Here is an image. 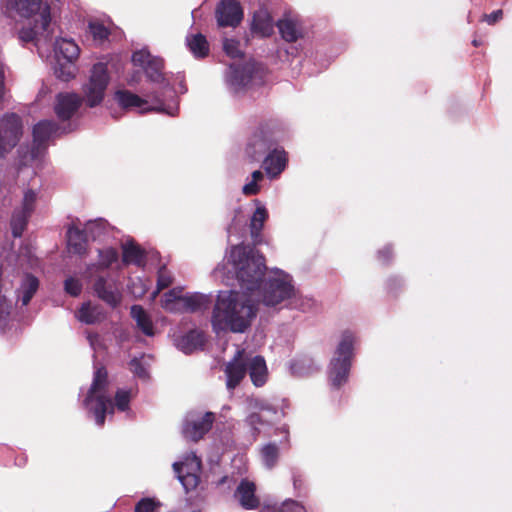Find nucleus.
Instances as JSON below:
<instances>
[{"mask_svg":"<svg viewBox=\"0 0 512 512\" xmlns=\"http://www.w3.org/2000/svg\"><path fill=\"white\" fill-rule=\"evenodd\" d=\"M223 50L231 58H242L244 53L240 50V42L236 39L226 38L223 42Z\"/></svg>","mask_w":512,"mask_h":512,"instance_id":"44","label":"nucleus"},{"mask_svg":"<svg viewBox=\"0 0 512 512\" xmlns=\"http://www.w3.org/2000/svg\"><path fill=\"white\" fill-rule=\"evenodd\" d=\"M145 257V250L133 241L122 246V262L125 265L134 264L142 267L145 264Z\"/></svg>","mask_w":512,"mask_h":512,"instance_id":"25","label":"nucleus"},{"mask_svg":"<svg viewBox=\"0 0 512 512\" xmlns=\"http://www.w3.org/2000/svg\"><path fill=\"white\" fill-rule=\"evenodd\" d=\"M105 228L103 220L89 221L85 229L70 227L67 231L68 249L71 253L83 255L87 252V232H90L93 238H96Z\"/></svg>","mask_w":512,"mask_h":512,"instance_id":"9","label":"nucleus"},{"mask_svg":"<svg viewBox=\"0 0 512 512\" xmlns=\"http://www.w3.org/2000/svg\"><path fill=\"white\" fill-rule=\"evenodd\" d=\"M131 316L136 321L138 328L146 335H154L153 323L141 305H133L131 307Z\"/></svg>","mask_w":512,"mask_h":512,"instance_id":"33","label":"nucleus"},{"mask_svg":"<svg viewBox=\"0 0 512 512\" xmlns=\"http://www.w3.org/2000/svg\"><path fill=\"white\" fill-rule=\"evenodd\" d=\"M235 483V480L233 478H230L229 476H223L221 477L217 482V487L224 486L225 484H228V488L232 487V484Z\"/></svg>","mask_w":512,"mask_h":512,"instance_id":"56","label":"nucleus"},{"mask_svg":"<svg viewBox=\"0 0 512 512\" xmlns=\"http://www.w3.org/2000/svg\"><path fill=\"white\" fill-rule=\"evenodd\" d=\"M110 81L107 64L98 62L93 65L88 84L84 88V97L89 107L99 105Z\"/></svg>","mask_w":512,"mask_h":512,"instance_id":"6","label":"nucleus"},{"mask_svg":"<svg viewBox=\"0 0 512 512\" xmlns=\"http://www.w3.org/2000/svg\"><path fill=\"white\" fill-rule=\"evenodd\" d=\"M160 503L152 498H143L135 506V512H157Z\"/></svg>","mask_w":512,"mask_h":512,"instance_id":"47","label":"nucleus"},{"mask_svg":"<svg viewBox=\"0 0 512 512\" xmlns=\"http://www.w3.org/2000/svg\"><path fill=\"white\" fill-rule=\"evenodd\" d=\"M82 283L79 279L74 277H69L64 282V290L67 294L72 297H77L82 292Z\"/></svg>","mask_w":512,"mask_h":512,"instance_id":"46","label":"nucleus"},{"mask_svg":"<svg viewBox=\"0 0 512 512\" xmlns=\"http://www.w3.org/2000/svg\"><path fill=\"white\" fill-rule=\"evenodd\" d=\"M186 43L190 52L196 58H205L209 54V43L206 37L201 34H193L186 37Z\"/></svg>","mask_w":512,"mask_h":512,"instance_id":"30","label":"nucleus"},{"mask_svg":"<svg viewBox=\"0 0 512 512\" xmlns=\"http://www.w3.org/2000/svg\"><path fill=\"white\" fill-rule=\"evenodd\" d=\"M276 27L283 40L289 43L296 42L301 37L297 23L291 18L280 19L276 22Z\"/></svg>","mask_w":512,"mask_h":512,"instance_id":"29","label":"nucleus"},{"mask_svg":"<svg viewBox=\"0 0 512 512\" xmlns=\"http://www.w3.org/2000/svg\"><path fill=\"white\" fill-rule=\"evenodd\" d=\"M473 45H474L475 47H477V46H479V42H478L477 40H473Z\"/></svg>","mask_w":512,"mask_h":512,"instance_id":"57","label":"nucleus"},{"mask_svg":"<svg viewBox=\"0 0 512 512\" xmlns=\"http://www.w3.org/2000/svg\"><path fill=\"white\" fill-rule=\"evenodd\" d=\"M256 485L247 479H242L235 491V497L239 504L246 510H254L260 506V500L256 496Z\"/></svg>","mask_w":512,"mask_h":512,"instance_id":"19","label":"nucleus"},{"mask_svg":"<svg viewBox=\"0 0 512 512\" xmlns=\"http://www.w3.org/2000/svg\"><path fill=\"white\" fill-rule=\"evenodd\" d=\"M21 135V118L15 113L5 115L0 125V157L17 145Z\"/></svg>","mask_w":512,"mask_h":512,"instance_id":"10","label":"nucleus"},{"mask_svg":"<svg viewBox=\"0 0 512 512\" xmlns=\"http://www.w3.org/2000/svg\"><path fill=\"white\" fill-rule=\"evenodd\" d=\"M354 350V336L351 332L345 331L342 334L334 357L331 359L328 377L335 389L344 385L349 377Z\"/></svg>","mask_w":512,"mask_h":512,"instance_id":"4","label":"nucleus"},{"mask_svg":"<svg viewBox=\"0 0 512 512\" xmlns=\"http://www.w3.org/2000/svg\"><path fill=\"white\" fill-rule=\"evenodd\" d=\"M257 307L252 294L221 291L213 308L211 324L215 332L243 333L256 317Z\"/></svg>","mask_w":512,"mask_h":512,"instance_id":"1","label":"nucleus"},{"mask_svg":"<svg viewBox=\"0 0 512 512\" xmlns=\"http://www.w3.org/2000/svg\"><path fill=\"white\" fill-rule=\"evenodd\" d=\"M273 17L266 7H260L254 12L251 31L261 37L267 38L274 33Z\"/></svg>","mask_w":512,"mask_h":512,"instance_id":"20","label":"nucleus"},{"mask_svg":"<svg viewBox=\"0 0 512 512\" xmlns=\"http://www.w3.org/2000/svg\"><path fill=\"white\" fill-rule=\"evenodd\" d=\"M255 246L239 244L231 251L236 277L241 287L252 295L259 289L267 269L264 256Z\"/></svg>","mask_w":512,"mask_h":512,"instance_id":"2","label":"nucleus"},{"mask_svg":"<svg viewBox=\"0 0 512 512\" xmlns=\"http://www.w3.org/2000/svg\"><path fill=\"white\" fill-rule=\"evenodd\" d=\"M89 31L96 40H106L110 35L109 29L101 22H90Z\"/></svg>","mask_w":512,"mask_h":512,"instance_id":"45","label":"nucleus"},{"mask_svg":"<svg viewBox=\"0 0 512 512\" xmlns=\"http://www.w3.org/2000/svg\"><path fill=\"white\" fill-rule=\"evenodd\" d=\"M75 66L72 62L66 61L65 63L60 62V58H58V66L55 68V74L57 78L63 81H69L75 76Z\"/></svg>","mask_w":512,"mask_h":512,"instance_id":"40","label":"nucleus"},{"mask_svg":"<svg viewBox=\"0 0 512 512\" xmlns=\"http://www.w3.org/2000/svg\"><path fill=\"white\" fill-rule=\"evenodd\" d=\"M263 173L260 170H256L252 173V180L245 184L242 188V192L246 196L257 195L260 191L258 182L263 179Z\"/></svg>","mask_w":512,"mask_h":512,"instance_id":"41","label":"nucleus"},{"mask_svg":"<svg viewBox=\"0 0 512 512\" xmlns=\"http://www.w3.org/2000/svg\"><path fill=\"white\" fill-rule=\"evenodd\" d=\"M247 371L249 372L252 383L256 387H261L267 380V366L265 359L262 356H255L247 364Z\"/></svg>","mask_w":512,"mask_h":512,"instance_id":"24","label":"nucleus"},{"mask_svg":"<svg viewBox=\"0 0 512 512\" xmlns=\"http://www.w3.org/2000/svg\"><path fill=\"white\" fill-rule=\"evenodd\" d=\"M229 69L230 82L236 88H243L247 86L253 78L252 70L248 66L232 64Z\"/></svg>","mask_w":512,"mask_h":512,"instance_id":"27","label":"nucleus"},{"mask_svg":"<svg viewBox=\"0 0 512 512\" xmlns=\"http://www.w3.org/2000/svg\"><path fill=\"white\" fill-rule=\"evenodd\" d=\"M51 23L50 6L46 5L40 14V19L34 24V27L22 28L19 31V39L24 43L33 42L39 33H45Z\"/></svg>","mask_w":512,"mask_h":512,"instance_id":"21","label":"nucleus"},{"mask_svg":"<svg viewBox=\"0 0 512 512\" xmlns=\"http://www.w3.org/2000/svg\"><path fill=\"white\" fill-rule=\"evenodd\" d=\"M5 91V72L4 67L2 64H0V101L2 100L4 96Z\"/></svg>","mask_w":512,"mask_h":512,"instance_id":"55","label":"nucleus"},{"mask_svg":"<svg viewBox=\"0 0 512 512\" xmlns=\"http://www.w3.org/2000/svg\"><path fill=\"white\" fill-rule=\"evenodd\" d=\"M130 366L133 370V372L138 375L139 377H144L146 375V369L143 367L141 362L134 358L130 361Z\"/></svg>","mask_w":512,"mask_h":512,"instance_id":"54","label":"nucleus"},{"mask_svg":"<svg viewBox=\"0 0 512 512\" xmlns=\"http://www.w3.org/2000/svg\"><path fill=\"white\" fill-rule=\"evenodd\" d=\"M243 9L238 0H221L215 9V18L219 27L235 28L242 22Z\"/></svg>","mask_w":512,"mask_h":512,"instance_id":"11","label":"nucleus"},{"mask_svg":"<svg viewBox=\"0 0 512 512\" xmlns=\"http://www.w3.org/2000/svg\"><path fill=\"white\" fill-rule=\"evenodd\" d=\"M284 136L285 128L278 119L263 120L248 138L245 154L250 161L257 162L277 146Z\"/></svg>","mask_w":512,"mask_h":512,"instance_id":"3","label":"nucleus"},{"mask_svg":"<svg viewBox=\"0 0 512 512\" xmlns=\"http://www.w3.org/2000/svg\"><path fill=\"white\" fill-rule=\"evenodd\" d=\"M114 98L119 106L124 110L142 107L147 104L146 100L129 90H117L114 94Z\"/></svg>","mask_w":512,"mask_h":512,"instance_id":"32","label":"nucleus"},{"mask_svg":"<svg viewBox=\"0 0 512 512\" xmlns=\"http://www.w3.org/2000/svg\"><path fill=\"white\" fill-rule=\"evenodd\" d=\"M503 17V11L501 9L495 10L490 14H484L483 19L486 21L489 25H494L499 20H501Z\"/></svg>","mask_w":512,"mask_h":512,"instance_id":"52","label":"nucleus"},{"mask_svg":"<svg viewBox=\"0 0 512 512\" xmlns=\"http://www.w3.org/2000/svg\"><path fill=\"white\" fill-rule=\"evenodd\" d=\"M82 101L83 99L75 93H59L54 107L58 119L70 120L80 108Z\"/></svg>","mask_w":512,"mask_h":512,"instance_id":"13","label":"nucleus"},{"mask_svg":"<svg viewBox=\"0 0 512 512\" xmlns=\"http://www.w3.org/2000/svg\"><path fill=\"white\" fill-rule=\"evenodd\" d=\"M261 457L264 465L271 469L273 468L279 459V448L275 443H269L263 446L261 449Z\"/></svg>","mask_w":512,"mask_h":512,"instance_id":"39","label":"nucleus"},{"mask_svg":"<svg viewBox=\"0 0 512 512\" xmlns=\"http://www.w3.org/2000/svg\"><path fill=\"white\" fill-rule=\"evenodd\" d=\"M261 295L266 306H275L295 296L291 276L281 271L269 277L263 284Z\"/></svg>","mask_w":512,"mask_h":512,"instance_id":"5","label":"nucleus"},{"mask_svg":"<svg viewBox=\"0 0 512 512\" xmlns=\"http://www.w3.org/2000/svg\"><path fill=\"white\" fill-rule=\"evenodd\" d=\"M268 219V212L264 206H259L254 211L250 221V234L253 245H259L262 242V229L265 221Z\"/></svg>","mask_w":512,"mask_h":512,"instance_id":"26","label":"nucleus"},{"mask_svg":"<svg viewBox=\"0 0 512 512\" xmlns=\"http://www.w3.org/2000/svg\"><path fill=\"white\" fill-rule=\"evenodd\" d=\"M77 318L82 323L92 325L101 320L102 313L98 306H92L90 302H85L79 308Z\"/></svg>","mask_w":512,"mask_h":512,"instance_id":"35","label":"nucleus"},{"mask_svg":"<svg viewBox=\"0 0 512 512\" xmlns=\"http://www.w3.org/2000/svg\"><path fill=\"white\" fill-rule=\"evenodd\" d=\"M131 392L128 390L118 389L114 396L115 407L119 411H126L130 407Z\"/></svg>","mask_w":512,"mask_h":512,"instance_id":"43","label":"nucleus"},{"mask_svg":"<svg viewBox=\"0 0 512 512\" xmlns=\"http://www.w3.org/2000/svg\"><path fill=\"white\" fill-rule=\"evenodd\" d=\"M98 254L99 261L96 265L98 270H103L111 267V265L117 262L119 258L118 251L113 247L100 249L98 251Z\"/></svg>","mask_w":512,"mask_h":512,"instance_id":"38","label":"nucleus"},{"mask_svg":"<svg viewBox=\"0 0 512 512\" xmlns=\"http://www.w3.org/2000/svg\"><path fill=\"white\" fill-rule=\"evenodd\" d=\"M245 350H237L233 359L225 367L226 386L229 390L235 389L247 373V362L244 359Z\"/></svg>","mask_w":512,"mask_h":512,"instance_id":"12","label":"nucleus"},{"mask_svg":"<svg viewBox=\"0 0 512 512\" xmlns=\"http://www.w3.org/2000/svg\"><path fill=\"white\" fill-rule=\"evenodd\" d=\"M182 297L183 296L180 295V291L177 289H171L163 294L161 299L162 307L167 311L173 312L175 311V302L181 301Z\"/></svg>","mask_w":512,"mask_h":512,"instance_id":"42","label":"nucleus"},{"mask_svg":"<svg viewBox=\"0 0 512 512\" xmlns=\"http://www.w3.org/2000/svg\"><path fill=\"white\" fill-rule=\"evenodd\" d=\"M181 302L183 303L187 311L197 312L207 310L212 301L210 296L200 293H194L183 296L181 298Z\"/></svg>","mask_w":512,"mask_h":512,"instance_id":"31","label":"nucleus"},{"mask_svg":"<svg viewBox=\"0 0 512 512\" xmlns=\"http://www.w3.org/2000/svg\"><path fill=\"white\" fill-rule=\"evenodd\" d=\"M183 466L184 464L182 462H175L173 464V469L177 474L179 481L183 485L186 493H188L198 487L200 483V477L196 473L187 472L186 474H183Z\"/></svg>","mask_w":512,"mask_h":512,"instance_id":"34","label":"nucleus"},{"mask_svg":"<svg viewBox=\"0 0 512 512\" xmlns=\"http://www.w3.org/2000/svg\"><path fill=\"white\" fill-rule=\"evenodd\" d=\"M292 480H293L294 489L296 491H298L297 496H300L301 495V491H303L305 489V483H304L303 475L301 473H299V472H294Z\"/></svg>","mask_w":512,"mask_h":512,"instance_id":"51","label":"nucleus"},{"mask_svg":"<svg viewBox=\"0 0 512 512\" xmlns=\"http://www.w3.org/2000/svg\"><path fill=\"white\" fill-rule=\"evenodd\" d=\"M36 193L32 189H28L24 193L23 202H22V210H25L32 214L34 211V206L36 202Z\"/></svg>","mask_w":512,"mask_h":512,"instance_id":"49","label":"nucleus"},{"mask_svg":"<svg viewBox=\"0 0 512 512\" xmlns=\"http://www.w3.org/2000/svg\"><path fill=\"white\" fill-rule=\"evenodd\" d=\"M30 216L31 213L22 209L15 211L13 213L11 219V228L12 234L15 238L22 236V233L26 228Z\"/></svg>","mask_w":512,"mask_h":512,"instance_id":"37","label":"nucleus"},{"mask_svg":"<svg viewBox=\"0 0 512 512\" xmlns=\"http://www.w3.org/2000/svg\"><path fill=\"white\" fill-rule=\"evenodd\" d=\"M108 387L109 378L107 369L104 366L96 367L91 386L83 400V406L90 405L98 396H107Z\"/></svg>","mask_w":512,"mask_h":512,"instance_id":"15","label":"nucleus"},{"mask_svg":"<svg viewBox=\"0 0 512 512\" xmlns=\"http://www.w3.org/2000/svg\"><path fill=\"white\" fill-rule=\"evenodd\" d=\"M93 290L99 299L112 308L117 307L121 303V293L112 284H109L103 276L95 279Z\"/></svg>","mask_w":512,"mask_h":512,"instance_id":"17","label":"nucleus"},{"mask_svg":"<svg viewBox=\"0 0 512 512\" xmlns=\"http://www.w3.org/2000/svg\"><path fill=\"white\" fill-rule=\"evenodd\" d=\"M87 409L88 413L94 418L95 423L102 427L105 424L106 415L114 414L115 404L113 403L111 397L107 396H98L96 400L91 402L90 405L84 406Z\"/></svg>","mask_w":512,"mask_h":512,"instance_id":"18","label":"nucleus"},{"mask_svg":"<svg viewBox=\"0 0 512 512\" xmlns=\"http://www.w3.org/2000/svg\"><path fill=\"white\" fill-rule=\"evenodd\" d=\"M47 4L43 0H7L8 10L15 11L20 17L31 18L37 13L42 12Z\"/></svg>","mask_w":512,"mask_h":512,"instance_id":"22","label":"nucleus"},{"mask_svg":"<svg viewBox=\"0 0 512 512\" xmlns=\"http://www.w3.org/2000/svg\"><path fill=\"white\" fill-rule=\"evenodd\" d=\"M288 155L279 145L275 146L265 157H263L262 166L271 178L278 177L286 168Z\"/></svg>","mask_w":512,"mask_h":512,"instance_id":"14","label":"nucleus"},{"mask_svg":"<svg viewBox=\"0 0 512 512\" xmlns=\"http://www.w3.org/2000/svg\"><path fill=\"white\" fill-rule=\"evenodd\" d=\"M59 125L51 120H43L33 127V143L29 151V159L23 157V163L40 159L47 150V142L59 131Z\"/></svg>","mask_w":512,"mask_h":512,"instance_id":"7","label":"nucleus"},{"mask_svg":"<svg viewBox=\"0 0 512 512\" xmlns=\"http://www.w3.org/2000/svg\"><path fill=\"white\" fill-rule=\"evenodd\" d=\"M55 52L58 58L62 57L65 61L73 63L78 58L80 49L73 40L61 38L55 42Z\"/></svg>","mask_w":512,"mask_h":512,"instance_id":"28","label":"nucleus"},{"mask_svg":"<svg viewBox=\"0 0 512 512\" xmlns=\"http://www.w3.org/2000/svg\"><path fill=\"white\" fill-rule=\"evenodd\" d=\"M275 512H306V509L300 502L287 499L275 509Z\"/></svg>","mask_w":512,"mask_h":512,"instance_id":"48","label":"nucleus"},{"mask_svg":"<svg viewBox=\"0 0 512 512\" xmlns=\"http://www.w3.org/2000/svg\"><path fill=\"white\" fill-rule=\"evenodd\" d=\"M132 63L143 69L146 78L154 83L162 84L165 81L163 58L153 56L147 49L133 52Z\"/></svg>","mask_w":512,"mask_h":512,"instance_id":"8","label":"nucleus"},{"mask_svg":"<svg viewBox=\"0 0 512 512\" xmlns=\"http://www.w3.org/2000/svg\"><path fill=\"white\" fill-rule=\"evenodd\" d=\"M248 424L256 431L258 427L264 424L262 416L259 413H251L247 418Z\"/></svg>","mask_w":512,"mask_h":512,"instance_id":"53","label":"nucleus"},{"mask_svg":"<svg viewBox=\"0 0 512 512\" xmlns=\"http://www.w3.org/2000/svg\"><path fill=\"white\" fill-rule=\"evenodd\" d=\"M204 344V332L197 329L190 330L178 340V347L186 354L201 349Z\"/></svg>","mask_w":512,"mask_h":512,"instance_id":"23","label":"nucleus"},{"mask_svg":"<svg viewBox=\"0 0 512 512\" xmlns=\"http://www.w3.org/2000/svg\"><path fill=\"white\" fill-rule=\"evenodd\" d=\"M172 282L173 279L168 273H166L165 267L161 268L158 272L156 293L168 288Z\"/></svg>","mask_w":512,"mask_h":512,"instance_id":"50","label":"nucleus"},{"mask_svg":"<svg viewBox=\"0 0 512 512\" xmlns=\"http://www.w3.org/2000/svg\"><path fill=\"white\" fill-rule=\"evenodd\" d=\"M214 420V413L206 412L201 419L186 422L183 434L187 439L197 442L211 430Z\"/></svg>","mask_w":512,"mask_h":512,"instance_id":"16","label":"nucleus"},{"mask_svg":"<svg viewBox=\"0 0 512 512\" xmlns=\"http://www.w3.org/2000/svg\"><path fill=\"white\" fill-rule=\"evenodd\" d=\"M39 280L32 274H27L21 285L20 291L22 293L21 302L23 306L29 304L34 294L38 290Z\"/></svg>","mask_w":512,"mask_h":512,"instance_id":"36","label":"nucleus"}]
</instances>
